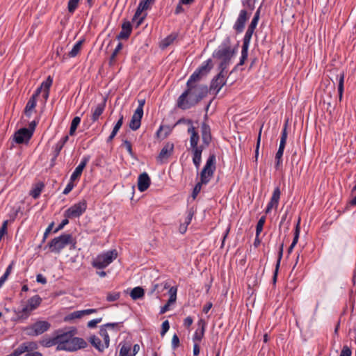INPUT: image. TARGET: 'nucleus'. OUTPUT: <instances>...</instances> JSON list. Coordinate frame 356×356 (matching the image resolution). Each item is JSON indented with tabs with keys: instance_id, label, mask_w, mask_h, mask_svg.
<instances>
[{
	"instance_id": "nucleus-62",
	"label": "nucleus",
	"mask_w": 356,
	"mask_h": 356,
	"mask_svg": "<svg viewBox=\"0 0 356 356\" xmlns=\"http://www.w3.org/2000/svg\"><path fill=\"white\" fill-rule=\"evenodd\" d=\"M352 350L349 346L344 345L341 349L339 356H351Z\"/></svg>"
},
{
	"instance_id": "nucleus-52",
	"label": "nucleus",
	"mask_w": 356,
	"mask_h": 356,
	"mask_svg": "<svg viewBox=\"0 0 356 356\" xmlns=\"http://www.w3.org/2000/svg\"><path fill=\"white\" fill-rule=\"evenodd\" d=\"M260 11H261V7H259L256 13H254V15L251 21V23L249 24V26H252L253 28L257 27L259 17H260Z\"/></svg>"
},
{
	"instance_id": "nucleus-30",
	"label": "nucleus",
	"mask_w": 356,
	"mask_h": 356,
	"mask_svg": "<svg viewBox=\"0 0 356 356\" xmlns=\"http://www.w3.org/2000/svg\"><path fill=\"white\" fill-rule=\"evenodd\" d=\"M44 188V183L38 182L33 186L32 189L29 193V195L32 196L34 199H37L40 197V193Z\"/></svg>"
},
{
	"instance_id": "nucleus-10",
	"label": "nucleus",
	"mask_w": 356,
	"mask_h": 356,
	"mask_svg": "<svg viewBox=\"0 0 356 356\" xmlns=\"http://www.w3.org/2000/svg\"><path fill=\"white\" fill-rule=\"evenodd\" d=\"M251 13H248L245 9L240 11L239 15L235 22L233 29L236 34L241 33L245 29V23L249 19Z\"/></svg>"
},
{
	"instance_id": "nucleus-31",
	"label": "nucleus",
	"mask_w": 356,
	"mask_h": 356,
	"mask_svg": "<svg viewBox=\"0 0 356 356\" xmlns=\"http://www.w3.org/2000/svg\"><path fill=\"white\" fill-rule=\"evenodd\" d=\"M178 33H172L169 35H168L165 38H164L161 44V47L162 49H165L170 46L173 42L177 38Z\"/></svg>"
},
{
	"instance_id": "nucleus-57",
	"label": "nucleus",
	"mask_w": 356,
	"mask_h": 356,
	"mask_svg": "<svg viewBox=\"0 0 356 356\" xmlns=\"http://www.w3.org/2000/svg\"><path fill=\"white\" fill-rule=\"evenodd\" d=\"M120 297V292H112L108 293L106 296V300L108 302H114L118 300Z\"/></svg>"
},
{
	"instance_id": "nucleus-8",
	"label": "nucleus",
	"mask_w": 356,
	"mask_h": 356,
	"mask_svg": "<svg viewBox=\"0 0 356 356\" xmlns=\"http://www.w3.org/2000/svg\"><path fill=\"white\" fill-rule=\"evenodd\" d=\"M54 337L51 338L49 337H43L42 340L40 341V343L46 348H50L51 346H54L55 345H57L56 346V350L60 351L64 350L66 351V346L64 345V343L62 342V338L60 335V333H58V330H56L54 332Z\"/></svg>"
},
{
	"instance_id": "nucleus-7",
	"label": "nucleus",
	"mask_w": 356,
	"mask_h": 356,
	"mask_svg": "<svg viewBox=\"0 0 356 356\" xmlns=\"http://www.w3.org/2000/svg\"><path fill=\"white\" fill-rule=\"evenodd\" d=\"M51 327V323L47 321H37L34 323L24 328L28 336L36 337L48 331Z\"/></svg>"
},
{
	"instance_id": "nucleus-37",
	"label": "nucleus",
	"mask_w": 356,
	"mask_h": 356,
	"mask_svg": "<svg viewBox=\"0 0 356 356\" xmlns=\"http://www.w3.org/2000/svg\"><path fill=\"white\" fill-rule=\"evenodd\" d=\"M83 42V40H79L78 42H76L73 46L72 50L69 51L67 57L74 58L81 51Z\"/></svg>"
},
{
	"instance_id": "nucleus-64",
	"label": "nucleus",
	"mask_w": 356,
	"mask_h": 356,
	"mask_svg": "<svg viewBox=\"0 0 356 356\" xmlns=\"http://www.w3.org/2000/svg\"><path fill=\"white\" fill-rule=\"evenodd\" d=\"M242 5L248 8L250 11L254 9V3L252 2V0H243Z\"/></svg>"
},
{
	"instance_id": "nucleus-22",
	"label": "nucleus",
	"mask_w": 356,
	"mask_h": 356,
	"mask_svg": "<svg viewBox=\"0 0 356 356\" xmlns=\"http://www.w3.org/2000/svg\"><path fill=\"white\" fill-rule=\"evenodd\" d=\"M88 341L99 353H103L106 348H108V347L104 344V343H102L100 339L95 334L90 336V337L88 338Z\"/></svg>"
},
{
	"instance_id": "nucleus-53",
	"label": "nucleus",
	"mask_w": 356,
	"mask_h": 356,
	"mask_svg": "<svg viewBox=\"0 0 356 356\" xmlns=\"http://www.w3.org/2000/svg\"><path fill=\"white\" fill-rule=\"evenodd\" d=\"M204 147H205V145L203 144L201 145L191 146V147L192 148V151H193V156L200 155L202 156V153L204 150Z\"/></svg>"
},
{
	"instance_id": "nucleus-40",
	"label": "nucleus",
	"mask_w": 356,
	"mask_h": 356,
	"mask_svg": "<svg viewBox=\"0 0 356 356\" xmlns=\"http://www.w3.org/2000/svg\"><path fill=\"white\" fill-rule=\"evenodd\" d=\"M80 122H81V118L79 116H76L72 119V120L71 122V124H70V131H69V134L70 136H74L75 134L76 130L78 126L79 125Z\"/></svg>"
},
{
	"instance_id": "nucleus-2",
	"label": "nucleus",
	"mask_w": 356,
	"mask_h": 356,
	"mask_svg": "<svg viewBox=\"0 0 356 356\" xmlns=\"http://www.w3.org/2000/svg\"><path fill=\"white\" fill-rule=\"evenodd\" d=\"M58 333L62 338V342L66 346L67 352H76L88 347V343L81 337H75L77 329L75 327L58 329Z\"/></svg>"
},
{
	"instance_id": "nucleus-46",
	"label": "nucleus",
	"mask_w": 356,
	"mask_h": 356,
	"mask_svg": "<svg viewBox=\"0 0 356 356\" xmlns=\"http://www.w3.org/2000/svg\"><path fill=\"white\" fill-rule=\"evenodd\" d=\"M248 56V49H242L241 56L240 58L239 63L234 67V70H236L239 65H243Z\"/></svg>"
},
{
	"instance_id": "nucleus-9",
	"label": "nucleus",
	"mask_w": 356,
	"mask_h": 356,
	"mask_svg": "<svg viewBox=\"0 0 356 356\" xmlns=\"http://www.w3.org/2000/svg\"><path fill=\"white\" fill-rule=\"evenodd\" d=\"M87 209V202L82 200L73 204L64 212V216L67 218H79Z\"/></svg>"
},
{
	"instance_id": "nucleus-38",
	"label": "nucleus",
	"mask_w": 356,
	"mask_h": 356,
	"mask_svg": "<svg viewBox=\"0 0 356 356\" xmlns=\"http://www.w3.org/2000/svg\"><path fill=\"white\" fill-rule=\"evenodd\" d=\"M203 78L195 71L191 75L189 79H188L186 84L190 85H200L199 82Z\"/></svg>"
},
{
	"instance_id": "nucleus-20",
	"label": "nucleus",
	"mask_w": 356,
	"mask_h": 356,
	"mask_svg": "<svg viewBox=\"0 0 356 356\" xmlns=\"http://www.w3.org/2000/svg\"><path fill=\"white\" fill-rule=\"evenodd\" d=\"M143 116V113H140L139 110L135 111L129 124L131 130L136 131L140 128Z\"/></svg>"
},
{
	"instance_id": "nucleus-59",
	"label": "nucleus",
	"mask_w": 356,
	"mask_h": 356,
	"mask_svg": "<svg viewBox=\"0 0 356 356\" xmlns=\"http://www.w3.org/2000/svg\"><path fill=\"white\" fill-rule=\"evenodd\" d=\"M283 251H284V243H282L279 248L277 260L276 265H275V267H277V269H279V268H280L281 259H282V255H283Z\"/></svg>"
},
{
	"instance_id": "nucleus-24",
	"label": "nucleus",
	"mask_w": 356,
	"mask_h": 356,
	"mask_svg": "<svg viewBox=\"0 0 356 356\" xmlns=\"http://www.w3.org/2000/svg\"><path fill=\"white\" fill-rule=\"evenodd\" d=\"M106 99H104L102 103L98 104L97 105V106L95 107V108L94 109V111L92 112V115L91 117V120L92 122L97 121L99 116L103 113V112L105 109V107H106Z\"/></svg>"
},
{
	"instance_id": "nucleus-60",
	"label": "nucleus",
	"mask_w": 356,
	"mask_h": 356,
	"mask_svg": "<svg viewBox=\"0 0 356 356\" xmlns=\"http://www.w3.org/2000/svg\"><path fill=\"white\" fill-rule=\"evenodd\" d=\"M170 329V323L168 320L164 321L161 325V335L163 337Z\"/></svg>"
},
{
	"instance_id": "nucleus-23",
	"label": "nucleus",
	"mask_w": 356,
	"mask_h": 356,
	"mask_svg": "<svg viewBox=\"0 0 356 356\" xmlns=\"http://www.w3.org/2000/svg\"><path fill=\"white\" fill-rule=\"evenodd\" d=\"M344 72L341 71L336 74V81H338V93L339 99L341 102L343 98V93L344 90Z\"/></svg>"
},
{
	"instance_id": "nucleus-63",
	"label": "nucleus",
	"mask_w": 356,
	"mask_h": 356,
	"mask_svg": "<svg viewBox=\"0 0 356 356\" xmlns=\"http://www.w3.org/2000/svg\"><path fill=\"white\" fill-rule=\"evenodd\" d=\"M180 344L179 338L177 334H175L172 339V348L173 350H176Z\"/></svg>"
},
{
	"instance_id": "nucleus-61",
	"label": "nucleus",
	"mask_w": 356,
	"mask_h": 356,
	"mask_svg": "<svg viewBox=\"0 0 356 356\" xmlns=\"http://www.w3.org/2000/svg\"><path fill=\"white\" fill-rule=\"evenodd\" d=\"M69 218H67L65 217V219H63L61 222L57 226V227L54 229V233H57L60 230H62L65 225H67L69 223Z\"/></svg>"
},
{
	"instance_id": "nucleus-44",
	"label": "nucleus",
	"mask_w": 356,
	"mask_h": 356,
	"mask_svg": "<svg viewBox=\"0 0 356 356\" xmlns=\"http://www.w3.org/2000/svg\"><path fill=\"white\" fill-rule=\"evenodd\" d=\"M300 218H298V222L296 225V227H295L294 236H293V241L291 243L293 244V245H296L298 241V238H299V236H300Z\"/></svg>"
},
{
	"instance_id": "nucleus-18",
	"label": "nucleus",
	"mask_w": 356,
	"mask_h": 356,
	"mask_svg": "<svg viewBox=\"0 0 356 356\" xmlns=\"http://www.w3.org/2000/svg\"><path fill=\"white\" fill-rule=\"evenodd\" d=\"M151 179L146 172L141 173L138 177V189L140 192L145 191L150 186Z\"/></svg>"
},
{
	"instance_id": "nucleus-27",
	"label": "nucleus",
	"mask_w": 356,
	"mask_h": 356,
	"mask_svg": "<svg viewBox=\"0 0 356 356\" xmlns=\"http://www.w3.org/2000/svg\"><path fill=\"white\" fill-rule=\"evenodd\" d=\"M144 11L140 7L138 6L136 13L132 18V22H136V26L138 27L144 21L147 16V13L141 16L142 13Z\"/></svg>"
},
{
	"instance_id": "nucleus-32",
	"label": "nucleus",
	"mask_w": 356,
	"mask_h": 356,
	"mask_svg": "<svg viewBox=\"0 0 356 356\" xmlns=\"http://www.w3.org/2000/svg\"><path fill=\"white\" fill-rule=\"evenodd\" d=\"M287 136H288L287 122H286L282 129V135H281L280 145H279V148H278L279 150H281L283 152L284 151V148H285L286 140H287Z\"/></svg>"
},
{
	"instance_id": "nucleus-4",
	"label": "nucleus",
	"mask_w": 356,
	"mask_h": 356,
	"mask_svg": "<svg viewBox=\"0 0 356 356\" xmlns=\"http://www.w3.org/2000/svg\"><path fill=\"white\" fill-rule=\"evenodd\" d=\"M118 257V252L115 249L106 251L98 254L92 261V266L97 269H103L107 267Z\"/></svg>"
},
{
	"instance_id": "nucleus-35",
	"label": "nucleus",
	"mask_w": 356,
	"mask_h": 356,
	"mask_svg": "<svg viewBox=\"0 0 356 356\" xmlns=\"http://www.w3.org/2000/svg\"><path fill=\"white\" fill-rule=\"evenodd\" d=\"M213 65L212 63L211 58H209L202 63V65L197 67L200 71L204 72V74H208L212 70Z\"/></svg>"
},
{
	"instance_id": "nucleus-16",
	"label": "nucleus",
	"mask_w": 356,
	"mask_h": 356,
	"mask_svg": "<svg viewBox=\"0 0 356 356\" xmlns=\"http://www.w3.org/2000/svg\"><path fill=\"white\" fill-rule=\"evenodd\" d=\"M198 328L195 332L193 336V341L195 343H199L204 337V332L207 327V322L204 319L200 318L197 322Z\"/></svg>"
},
{
	"instance_id": "nucleus-33",
	"label": "nucleus",
	"mask_w": 356,
	"mask_h": 356,
	"mask_svg": "<svg viewBox=\"0 0 356 356\" xmlns=\"http://www.w3.org/2000/svg\"><path fill=\"white\" fill-rule=\"evenodd\" d=\"M69 136L67 135L63 136L53 147V152L56 156L59 155L61 149H63L65 144L68 141Z\"/></svg>"
},
{
	"instance_id": "nucleus-54",
	"label": "nucleus",
	"mask_w": 356,
	"mask_h": 356,
	"mask_svg": "<svg viewBox=\"0 0 356 356\" xmlns=\"http://www.w3.org/2000/svg\"><path fill=\"white\" fill-rule=\"evenodd\" d=\"M52 83L53 79L51 76H49L47 79L41 83L40 86L42 88L43 90H49Z\"/></svg>"
},
{
	"instance_id": "nucleus-47",
	"label": "nucleus",
	"mask_w": 356,
	"mask_h": 356,
	"mask_svg": "<svg viewBox=\"0 0 356 356\" xmlns=\"http://www.w3.org/2000/svg\"><path fill=\"white\" fill-rule=\"evenodd\" d=\"M81 317H82V316H81V310L75 311V312H73L67 314V316H65L64 318V321L65 322H67V321H70L72 320H74L76 318H79Z\"/></svg>"
},
{
	"instance_id": "nucleus-49",
	"label": "nucleus",
	"mask_w": 356,
	"mask_h": 356,
	"mask_svg": "<svg viewBox=\"0 0 356 356\" xmlns=\"http://www.w3.org/2000/svg\"><path fill=\"white\" fill-rule=\"evenodd\" d=\"M122 146H124L130 155V156L133 159H136V154L134 152L132 149V145L130 141L127 140H123V143L122 145Z\"/></svg>"
},
{
	"instance_id": "nucleus-15",
	"label": "nucleus",
	"mask_w": 356,
	"mask_h": 356,
	"mask_svg": "<svg viewBox=\"0 0 356 356\" xmlns=\"http://www.w3.org/2000/svg\"><path fill=\"white\" fill-rule=\"evenodd\" d=\"M201 135L203 145L208 147L212 140V136L210 126L206 122L201 124Z\"/></svg>"
},
{
	"instance_id": "nucleus-19",
	"label": "nucleus",
	"mask_w": 356,
	"mask_h": 356,
	"mask_svg": "<svg viewBox=\"0 0 356 356\" xmlns=\"http://www.w3.org/2000/svg\"><path fill=\"white\" fill-rule=\"evenodd\" d=\"M132 31V25L129 21L125 20L122 24V31L116 36L118 40H127Z\"/></svg>"
},
{
	"instance_id": "nucleus-28",
	"label": "nucleus",
	"mask_w": 356,
	"mask_h": 356,
	"mask_svg": "<svg viewBox=\"0 0 356 356\" xmlns=\"http://www.w3.org/2000/svg\"><path fill=\"white\" fill-rule=\"evenodd\" d=\"M188 133L191 134L190 145L191 146L198 145V143L200 140V136H199L197 131L195 129V128L193 126H191L188 129Z\"/></svg>"
},
{
	"instance_id": "nucleus-14",
	"label": "nucleus",
	"mask_w": 356,
	"mask_h": 356,
	"mask_svg": "<svg viewBox=\"0 0 356 356\" xmlns=\"http://www.w3.org/2000/svg\"><path fill=\"white\" fill-rule=\"evenodd\" d=\"M227 79H225V75H221L220 74H218L216 75L211 80L210 83L209 90H216V95L219 92L220 89L226 84Z\"/></svg>"
},
{
	"instance_id": "nucleus-12",
	"label": "nucleus",
	"mask_w": 356,
	"mask_h": 356,
	"mask_svg": "<svg viewBox=\"0 0 356 356\" xmlns=\"http://www.w3.org/2000/svg\"><path fill=\"white\" fill-rule=\"evenodd\" d=\"M13 312L14 316L12 317V321L16 323H22L25 321L31 316V312L29 308L25 305L22 309L13 308Z\"/></svg>"
},
{
	"instance_id": "nucleus-17",
	"label": "nucleus",
	"mask_w": 356,
	"mask_h": 356,
	"mask_svg": "<svg viewBox=\"0 0 356 356\" xmlns=\"http://www.w3.org/2000/svg\"><path fill=\"white\" fill-rule=\"evenodd\" d=\"M90 156L89 155L84 156L81 163L79 165L75 168L74 171L71 175L70 179L71 181H75L76 179L81 177L83 169L86 168L87 163L90 161Z\"/></svg>"
},
{
	"instance_id": "nucleus-42",
	"label": "nucleus",
	"mask_w": 356,
	"mask_h": 356,
	"mask_svg": "<svg viewBox=\"0 0 356 356\" xmlns=\"http://www.w3.org/2000/svg\"><path fill=\"white\" fill-rule=\"evenodd\" d=\"M104 326L106 328L112 329L115 332L120 331L121 328L123 327V322H117V323H107L104 324Z\"/></svg>"
},
{
	"instance_id": "nucleus-21",
	"label": "nucleus",
	"mask_w": 356,
	"mask_h": 356,
	"mask_svg": "<svg viewBox=\"0 0 356 356\" xmlns=\"http://www.w3.org/2000/svg\"><path fill=\"white\" fill-rule=\"evenodd\" d=\"M131 350V344L129 343H124L120 350V355L119 356H135L136 353L140 350V346L138 344H135L133 346V353L131 355H129V352Z\"/></svg>"
},
{
	"instance_id": "nucleus-26",
	"label": "nucleus",
	"mask_w": 356,
	"mask_h": 356,
	"mask_svg": "<svg viewBox=\"0 0 356 356\" xmlns=\"http://www.w3.org/2000/svg\"><path fill=\"white\" fill-rule=\"evenodd\" d=\"M36 104H37V99H35L34 97H31L30 99H29V101L25 106L24 111V113L27 118L31 117L33 111L35 110Z\"/></svg>"
},
{
	"instance_id": "nucleus-11",
	"label": "nucleus",
	"mask_w": 356,
	"mask_h": 356,
	"mask_svg": "<svg viewBox=\"0 0 356 356\" xmlns=\"http://www.w3.org/2000/svg\"><path fill=\"white\" fill-rule=\"evenodd\" d=\"M33 134L27 128H21L13 136L15 142L17 144H26L29 143Z\"/></svg>"
},
{
	"instance_id": "nucleus-25",
	"label": "nucleus",
	"mask_w": 356,
	"mask_h": 356,
	"mask_svg": "<svg viewBox=\"0 0 356 356\" xmlns=\"http://www.w3.org/2000/svg\"><path fill=\"white\" fill-rule=\"evenodd\" d=\"M42 298L38 295H35L27 300L26 306L31 312H33L41 304Z\"/></svg>"
},
{
	"instance_id": "nucleus-34",
	"label": "nucleus",
	"mask_w": 356,
	"mask_h": 356,
	"mask_svg": "<svg viewBox=\"0 0 356 356\" xmlns=\"http://www.w3.org/2000/svg\"><path fill=\"white\" fill-rule=\"evenodd\" d=\"M144 296L145 291L140 286L134 287L130 293L131 298L134 300L142 298Z\"/></svg>"
},
{
	"instance_id": "nucleus-1",
	"label": "nucleus",
	"mask_w": 356,
	"mask_h": 356,
	"mask_svg": "<svg viewBox=\"0 0 356 356\" xmlns=\"http://www.w3.org/2000/svg\"><path fill=\"white\" fill-rule=\"evenodd\" d=\"M178 97L176 103L177 108L186 111L197 105L209 93L207 85H188Z\"/></svg>"
},
{
	"instance_id": "nucleus-39",
	"label": "nucleus",
	"mask_w": 356,
	"mask_h": 356,
	"mask_svg": "<svg viewBox=\"0 0 356 356\" xmlns=\"http://www.w3.org/2000/svg\"><path fill=\"white\" fill-rule=\"evenodd\" d=\"M99 334L103 338L104 344L108 348L110 345V337L104 325L100 326Z\"/></svg>"
},
{
	"instance_id": "nucleus-13",
	"label": "nucleus",
	"mask_w": 356,
	"mask_h": 356,
	"mask_svg": "<svg viewBox=\"0 0 356 356\" xmlns=\"http://www.w3.org/2000/svg\"><path fill=\"white\" fill-rule=\"evenodd\" d=\"M174 147V143L170 142L166 143L156 157L157 162L161 164L165 163L173 154Z\"/></svg>"
},
{
	"instance_id": "nucleus-5",
	"label": "nucleus",
	"mask_w": 356,
	"mask_h": 356,
	"mask_svg": "<svg viewBox=\"0 0 356 356\" xmlns=\"http://www.w3.org/2000/svg\"><path fill=\"white\" fill-rule=\"evenodd\" d=\"M230 39L227 38L213 52L212 56L218 60L230 61L234 51L229 46Z\"/></svg>"
},
{
	"instance_id": "nucleus-36",
	"label": "nucleus",
	"mask_w": 356,
	"mask_h": 356,
	"mask_svg": "<svg viewBox=\"0 0 356 356\" xmlns=\"http://www.w3.org/2000/svg\"><path fill=\"white\" fill-rule=\"evenodd\" d=\"M281 191L279 186L275 188L272 197L269 202L273 204L275 206V208H277L279 204V200L280 199Z\"/></svg>"
},
{
	"instance_id": "nucleus-51",
	"label": "nucleus",
	"mask_w": 356,
	"mask_h": 356,
	"mask_svg": "<svg viewBox=\"0 0 356 356\" xmlns=\"http://www.w3.org/2000/svg\"><path fill=\"white\" fill-rule=\"evenodd\" d=\"M265 221H266L265 216L261 217L260 219L258 220L257 226H256V235H257V236H259V234H261V232L263 229Z\"/></svg>"
},
{
	"instance_id": "nucleus-48",
	"label": "nucleus",
	"mask_w": 356,
	"mask_h": 356,
	"mask_svg": "<svg viewBox=\"0 0 356 356\" xmlns=\"http://www.w3.org/2000/svg\"><path fill=\"white\" fill-rule=\"evenodd\" d=\"M80 0H69L67 3V10L70 13H74L78 7Z\"/></svg>"
},
{
	"instance_id": "nucleus-43",
	"label": "nucleus",
	"mask_w": 356,
	"mask_h": 356,
	"mask_svg": "<svg viewBox=\"0 0 356 356\" xmlns=\"http://www.w3.org/2000/svg\"><path fill=\"white\" fill-rule=\"evenodd\" d=\"M25 347L26 346L24 343H22L7 356H20L22 354L26 353V349Z\"/></svg>"
},
{
	"instance_id": "nucleus-29",
	"label": "nucleus",
	"mask_w": 356,
	"mask_h": 356,
	"mask_svg": "<svg viewBox=\"0 0 356 356\" xmlns=\"http://www.w3.org/2000/svg\"><path fill=\"white\" fill-rule=\"evenodd\" d=\"M123 120H124V116H123V115L120 114L119 120L115 124L110 136L108 137V138L106 140L107 143H111L113 140V139L115 138V136H116V134H118V131L120 130V127H122V125L123 124Z\"/></svg>"
},
{
	"instance_id": "nucleus-55",
	"label": "nucleus",
	"mask_w": 356,
	"mask_h": 356,
	"mask_svg": "<svg viewBox=\"0 0 356 356\" xmlns=\"http://www.w3.org/2000/svg\"><path fill=\"white\" fill-rule=\"evenodd\" d=\"M220 60L221 61L218 65V69L220 70L218 74L225 76V70L227 69V66L229 65L230 61L223 60Z\"/></svg>"
},
{
	"instance_id": "nucleus-58",
	"label": "nucleus",
	"mask_w": 356,
	"mask_h": 356,
	"mask_svg": "<svg viewBox=\"0 0 356 356\" xmlns=\"http://www.w3.org/2000/svg\"><path fill=\"white\" fill-rule=\"evenodd\" d=\"M8 220H4L2 223L1 227L0 228V241L2 238L8 233Z\"/></svg>"
},
{
	"instance_id": "nucleus-6",
	"label": "nucleus",
	"mask_w": 356,
	"mask_h": 356,
	"mask_svg": "<svg viewBox=\"0 0 356 356\" xmlns=\"http://www.w3.org/2000/svg\"><path fill=\"white\" fill-rule=\"evenodd\" d=\"M216 169V156L214 153H211L207 162L200 172V179L208 183L211 181Z\"/></svg>"
},
{
	"instance_id": "nucleus-41",
	"label": "nucleus",
	"mask_w": 356,
	"mask_h": 356,
	"mask_svg": "<svg viewBox=\"0 0 356 356\" xmlns=\"http://www.w3.org/2000/svg\"><path fill=\"white\" fill-rule=\"evenodd\" d=\"M207 184H208L207 181H206L204 180L202 181V179H200V181L195 184V187L193 188L192 195H191L192 198L193 200H195L196 198V197L197 196V195L200 193V192L202 189V185H206Z\"/></svg>"
},
{
	"instance_id": "nucleus-3",
	"label": "nucleus",
	"mask_w": 356,
	"mask_h": 356,
	"mask_svg": "<svg viewBox=\"0 0 356 356\" xmlns=\"http://www.w3.org/2000/svg\"><path fill=\"white\" fill-rule=\"evenodd\" d=\"M67 245H70V250H75L76 239L71 234L63 233L51 240L47 247L49 248L51 252L59 254Z\"/></svg>"
},
{
	"instance_id": "nucleus-56",
	"label": "nucleus",
	"mask_w": 356,
	"mask_h": 356,
	"mask_svg": "<svg viewBox=\"0 0 356 356\" xmlns=\"http://www.w3.org/2000/svg\"><path fill=\"white\" fill-rule=\"evenodd\" d=\"M24 343L26 346V353L36 350L38 348V343L35 341H26Z\"/></svg>"
},
{
	"instance_id": "nucleus-45",
	"label": "nucleus",
	"mask_w": 356,
	"mask_h": 356,
	"mask_svg": "<svg viewBox=\"0 0 356 356\" xmlns=\"http://www.w3.org/2000/svg\"><path fill=\"white\" fill-rule=\"evenodd\" d=\"M123 45L122 42H119L118 45L116 46L115 49H114L113 52L111 54L110 60H109V64L112 65L115 61V58L119 53V51L122 49Z\"/></svg>"
},
{
	"instance_id": "nucleus-50",
	"label": "nucleus",
	"mask_w": 356,
	"mask_h": 356,
	"mask_svg": "<svg viewBox=\"0 0 356 356\" xmlns=\"http://www.w3.org/2000/svg\"><path fill=\"white\" fill-rule=\"evenodd\" d=\"M155 1L156 0H140L138 6L146 10L151 8V6L154 3Z\"/></svg>"
}]
</instances>
